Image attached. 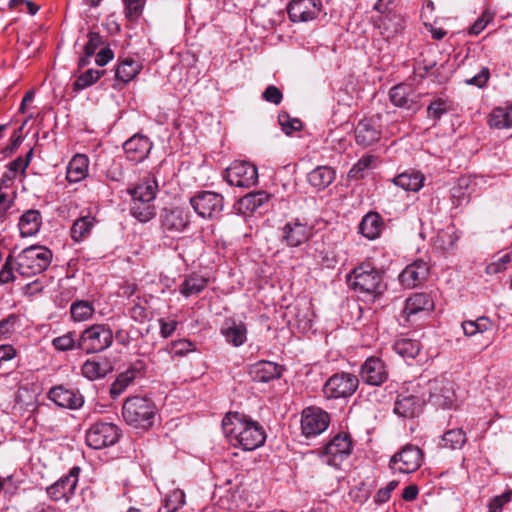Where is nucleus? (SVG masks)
<instances>
[{
    "label": "nucleus",
    "mask_w": 512,
    "mask_h": 512,
    "mask_svg": "<svg viewBox=\"0 0 512 512\" xmlns=\"http://www.w3.org/2000/svg\"><path fill=\"white\" fill-rule=\"evenodd\" d=\"M490 78V71L488 67L482 66L480 71L474 76L467 77L464 83L467 85H473L478 88H483Z\"/></svg>",
    "instance_id": "nucleus-54"
},
{
    "label": "nucleus",
    "mask_w": 512,
    "mask_h": 512,
    "mask_svg": "<svg viewBox=\"0 0 512 512\" xmlns=\"http://www.w3.org/2000/svg\"><path fill=\"white\" fill-rule=\"evenodd\" d=\"M393 349L401 357L413 359L420 352V344L417 340L403 338L394 343Z\"/></svg>",
    "instance_id": "nucleus-38"
},
{
    "label": "nucleus",
    "mask_w": 512,
    "mask_h": 512,
    "mask_svg": "<svg viewBox=\"0 0 512 512\" xmlns=\"http://www.w3.org/2000/svg\"><path fill=\"white\" fill-rule=\"evenodd\" d=\"M489 124L497 129L512 127V106L494 109L490 115Z\"/></svg>",
    "instance_id": "nucleus-39"
},
{
    "label": "nucleus",
    "mask_w": 512,
    "mask_h": 512,
    "mask_svg": "<svg viewBox=\"0 0 512 512\" xmlns=\"http://www.w3.org/2000/svg\"><path fill=\"white\" fill-rule=\"evenodd\" d=\"M112 369L109 362L102 360H87L81 367L82 375L89 380H96L105 377Z\"/></svg>",
    "instance_id": "nucleus-31"
},
{
    "label": "nucleus",
    "mask_w": 512,
    "mask_h": 512,
    "mask_svg": "<svg viewBox=\"0 0 512 512\" xmlns=\"http://www.w3.org/2000/svg\"><path fill=\"white\" fill-rule=\"evenodd\" d=\"M142 70V64L133 58L127 57L120 61L115 77L123 83H128L133 80Z\"/></svg>",
    "instance_id": "nucleus-33"
},
{
    "label": "nucleus",
    "mask_w": 512,
    "mask_h": 512,
    "mask_svg": "<svg viewBox=\"0 0 512 512\" xmlns=\"http://www.w3.org/2000/svg\"><path fill=\"white\" fill-rule=\"evenodd\" d=\"M52 344L59 351H69L77 348V341L74 339L72 332L54 338Z\"/></svg>",
    "instance_id": "nucleus-51"
},
{
    "label": "nucleus",
    "mask_w": 512,
    "mask_h": 512,
    "mask_svg": "<svg viewBox=\"0 0 512 512\" xmlns=\"http://www.w3.org/2000/svg\"><path fill=\"white\" fill-rule=\"evenodd\" d=\"M194 350L195 345L191 341L181 339L171 343L170 353H172L173 356L181 357L185 356L189 352H193Z\"/></svg>",
    "instance_id": "nucleus-53"
},
{
    "label": "nucleus",
    "mask_w": 512,
    "mask_h": 512,
    "mask_svg": "<svg viewBox=\"0 0 512 512\" xmlns=\"http://www.w3.org/2000/svg\"><path fill=\"white\" fill-rule=\"evenodd\" d=\"M493 15L489 12H484L480 18H478L469 29V34L478 35L480 34L487 24L492 21Z\"/></svg>",
    "instance_id": "nucleus-58"
},
{
    "label": "nucleus",
    "mask_w": 512,
    "mask_h": 512,
    "mask_svg": "<svg viewBox=\"0 0 512 512\" xmlns=\"http://www.w3.org/2000/svg\"><path fill=\"white\" fill-rule=\"evenodd\" d=\"M335 170L329 166H318L307 175V181L316 190L327 188L335 180Z\"/></svg>",
    "instance_id": "nucleus-27"
},
{
    "label": "nucleus",
    "mask_w": 512,
    "mask_h": 512,
    "mask_svg": "<svg viewBox=\"0 0 512 512\" xmlns=\"http://www.w3.org/2000/svg\"><path fill=\"white\" fill-rule=\"evenodd\" d=\"M185 504V493L181 489H174L165 499V508L168 512H176Z\"/></svg>",
    "instance_id": "nucleus-49"
},
{
    "label": "nucleus",
    "mask_w": 512,
    "mask_h": 512,
    "mask_svg": "<svg viewBox=\"0 0 512 512\" xmlns=\"http://www.w3.org/2000/svg\"><path fill=\"white\" fill-rule=\"evenodd\" d=\"M222 427L229 440L245 451L262 446L266 439L264 429L257 421L237 412L226 414Z\"/></svg>",
    "instance_id": "nucleus-1"
},
{
    "label": "nucleus",
    "mask_w": 512,
    "mask_h": 512,
    "mask_svg": "<svg viewBox=\"0 0 512 512\" xmlns=\"http://www.w3.org/2000/svg\"><path fill=\"white\" fill-rule=\"evenodd\" d=\"M467 441L466 433L461 428L448 430L442 436L441 445L452 450L461 449Z\"/></svg>",
    "instance_id": "nucleus-40"
},
{
    "label": "nucleus",
    "mask_w": 512,
    "mask_h": 512,
    "mask_svg": "<svg viewBox=\"0 0 512 512\" xmlns=\"http://www.w3.org/2000/svg\"><path fill=\"white\" fill-rule=\"evenodd\" d=\"M227 182L236 187L249 188L258 181L257 167L247 161H235L226 169Z\"/></svg>",
    "instance_id": "nucleus-12"
},
{
    "label": "nucleus",
    "mask_w": 512,
    "mask_h": 512,
    "mask_svg": "<svg viewBox=\"0 0 512 512\" xmlns=\"http://www.w3.org/2000/svg\"><path fill=\"white\" fill-rule=\"evenodd\" d=\"M113 343V332L105 324H94L86 328L77 340V349L87 354L98 353L109 348Z\"/></svg>",
    "instance_id": "nucleus-5"
},
{
    "label": "nucleus",
    "mask_w": 512,
    "mask_h": 512,
    "mask_svg": "<svg viewBox=\"0 0 512 512\" xmlns=\"http://www.w3.org/2000/svg\"><path fill=\"white\" fill-rule=\"evenodd\" d=\"M126 16L134 20L138 18L142 12L141 0H124Z\"/></svg>",
    "instance_id": "nucleus-57"
},
{
    "label": "nucleus",
    "mask_w": 512,
    "mask_h": 512,
    "mask_svg": "<svg viewBox=\"0 0 512 512\" xmlns=\"http://www.w3.org/2000/svg\"><path fill=\"white\" fill-rule=\"evenodd\" d=\"M18 322V316L15 314L9 315L7 318L0 321V336H7L14 331L15 325Z\"/></svg>",
    "instance_id": "nucleus-59"
},
{
    "label": "nucleus",
    "mask_w": 512,
    "mask_h": 512,
    "mask_svg": "<svg viewBox=\"0 0 512 512\" xmlns=\"http://www.w3.org/2000/svg\"><path fill=\"white\" fill-rule=\"evenodd\" d=\"M27 167L28 161H24L22 157H17L9 164V170L12 172L21 171L22 173H24Z\"/></svg>",
    "instance_id": "nucleus-63"
},
{
    "label": "nucleus",
    "mask_w": 512,
    "mask_h": 512,
    "mask_svg": "<svg viewBox=\"0 0 512 512\" xmlns=\"http://www.w3.org/2000/svg\"><path fill=\"white\" fill-rule=\"evenodd\" d=\"M393 183L406 191H419L424 183V176L420 172H403L393 178Z\"/></svg>",
    "instance_id": "nucleus-34"
},
{
    "label": "nucleus",
    "mask_w": 512,
    "mask_h": 512,
    "mask_svg": "<svg viewBox=\"0 0 512 512\" xmlns=\"http://www.w3.org/2000/svg\"><path fill=\"white\" fill-rule=\"evenodd\" d=\"M105 73L104 70L88 69L79 75L74 82V90H83L95 84Z\"/></svg>",
    "instance_id": "nucleus-44"
},
{
    "label": "nucleus",
    "mask_w": 512,
    "mask_h": 512,
    "mask_svg": "<svg viewBox=\"0 0 512 512\" xmlns=\"http://www.w3.org/2000/svg\"><path fill=\"white\" fill-rule=\"evenodd\" d=\"M221 333L235 347L243 345L247 340V329L243 323H233L232 326L222 328Z\"/></svg>",
    "instance_id": "nucleus-37"
},
{
    "label": "nucleus",
    "mask_w": 512,
    "mask_h": 512,
    "mask_svg": "<svg viewBox=\"0 0 512 512\" xmlns=\"http://www.w3.org/2000/svg\"><path fill=\"white\" fill-rule=\"evenodd\" d=\"M398 481L392 480L385 487L379 489L374 497L377 504L386 503L390 497L392 491L397 487Z\"/></svg>",
    "instance_id": "nucleus-56"
},
{
    "label": "nucleus",
    "mask_w": 512,
    "mask_h": 512,
    "mask_svg": "<svg viewBox=\"0 0 512 512\" xmlns=\"http://www.w3.org/2000/svg\"><path fill=\"white\" fill-rule=\"evenodd\" d=\"M94 225V218L90 216L81 217L71 227V237L74 241L83 240L91 231Z\"/></svg>",
    "instance_id": "nucleus-43"
},
{
    "label": "nucleus",
    "mask_w": 512,
    "mask_h": 512,
    "mask_svg": "<svg viewBox=\"0 0 512 512\" xmlns=\"http://www.w3.org/2000/svg\"><path fill=\"white\" fill-rule=\"evenodd\" d=\"M15 280V276L13 274V268L9 263V258L6 260L2 269L0 270V283L7 284Z\"/></svg>",
    "instance_id": "nucleus-62"
},
{
    "label": "nucleus",
    "mask_w": 512,
    "mask_h": 512,
    "mask_svg": "<svg viewBox=\"0 0 512 512\" xmlns=\"http://www.w3.org/2000/svg\"><path fill=\"white\" fill-rule=\"evenodd\" d=\"M331 417L325 410L310 406L301 413V432L306 438L316 437L327 430Z\"/></svg>",
    "instance_id": "nucleus-8"
},
{
    "label": "nucleus",
    "mask_w": 512,
    "mask_h": 512,
    "mask_svg": "<svg viewBox=\"0 0 512 512\" xmlns=\"http://www.w3.org/2000/svg\"><path fill=\"white\" fill-rule=\"evenodd\" d=\"M510 262H511V254L510 253L496 254L493 256L492 262L486 266L485 272L488 275L499 274V273L507 270Z\"/></svg>",
    "instance_id": "nucleus-46"
},
{
    "label": "nucleus",
    "mask_w": 512,
    "mask_h": 512,
    "mask_svg": "<svg viewBox=\"0 0 512 512\" xmlns=\"http://www.w3.org/2000/svg\"><path fill=\"white\" fill-rule=\"evenodd\" d=\"M389 98L393 105L416 112L420 109V95L416 93L409 85L398 84L389 91Z\"/></svg>",
    "instance_id": "nucleus-17"
},
{
    "label": "nucleus",
    "mask_w": 512,
    "mask_h": 512,
    "mask_svg": "<svg viewBox=\"0 0 512 512\" xmlns=\"http://www.w3.org/2000/svg\"><path fill=\"white\" fill-rule=\"evenodd\" d=\"M160 334L163 338L170 337L176 329L177 322L175 320L159 319Z\"/></svg>",
    "instance_id": "nucleus-61"
},
{
    "label": "nucleus",
    "mask_w": 512,
    "mask_h": 512,
    "mask_svg": "<svg viewBox=\"0 0 512 512\" xmlns=\"http://www.w3.org/2000/svg\"><path fill=\"white\" fill-rule=\"evenodd\" d=\"M359 386V378L351 373L341 372L332 375L323 386V393L329 399L352 396Z\"/></svg>",
    "instance_id": "nucleus-6"
},
{
    "label": "nucleus",
    "mask_w": 512,
    "mask_h": 512,
    "mask_svg": "<svg viewBox=\"0 0 512 512\" xmlns=\"http://www.w3.org/2000/svg\"><path fill=\"white\" fill-rule=\"evenodd\" d=\"M48 397L57 406L72 410L78 409L84 404V398L80 393L63 386L50 389Z\"/></svg>",
    "instance_id": "nucleus-22"
},
{
    "label": "nucleus",
    "mask_w": 512,
    "mask_h": 512,
    "mask_svg": "<svg viewBox=\"0 0 512 512\" xmlns=\"http://www.w3.org/2000/svg\"><path fill=\"white\" fill-rule=\"evenodd\" d=\"M42 224V217L38 210L26 211L19 220V230L22 237H30L35 235Z\"/></svg>",
    "instance_id": "nucleus-30"
},
{
    "label": "nucleus",
    "mask_w": 512,
    "mask_h": 512,
    "mask_svg": "<svg viewBox=\"0 0 512 512\" xmlns=\"http://www.w3.org/2000/svg\"><path fill=\"white\" fill-rule=\"evenodd\" d=\"M152 147L153 143L150 139L142 134L133 135L123 144L127 159L134 163H140L145 160Z\"/></svg>",
    "instance_id": "nucleus-18"
},
{
    "label": "nucleus",
    "mask_w": 512,
    "mask_h": 512,
    "mask_svg": "<svg viewBox=\"0 0 512 512\" xmlns=\"http://www.w3.org/2000/svg\"><path fill=\"white\" fill-rule=\"evenodd\" d=\"M113 57V51L108 46H104L96 54L95 62L98 66H105L113 59Z\"/></svg>",
    "instance_id": "nucleus-60"
},
{
    "label": "nucleus",
    "mask_w": 512,
    "mask_h": 512,
    "mask_svg": "<svg viewBox=\"0 0 512 512\" xmlns=\"http://www.w3.org/2000/svg\"><path fill=\"white\" fill-rule=\"evenodd\" d=\"M208 284V279L198 274H191L185 277L180 285V293L189 297L191 295L199 294L203 291Z\"/></svg>",
    "instance_id": "nucleus-35"
},
{
    "label": "nucleus",
    "mask_w": 512,
    "mask_h": 512,
    "mask_svg": "<svg viewBox=\"0 0 512 512\" xmlns=\"http://www.w3.org/2000/svg\"><path fill=\"white\" fill-rule=\"evenodd\" d=\"M262 98L269 103L279 105L282 102L283 94L275 85H269L262 93Z\"/></svg>",
    "instance_id": "nucleus-55"
},
{
    "label": "nucleus",
    "mask_w": 512,
    "mask_h": 512,
    "mask_svg": "<svg viewBox=\"0 0 512 512\" xmlns=\"http://www.w3.org/2000/svg\"><path fill=\"white\" fill-rule=\"evenodd\" d=\"M434 308V302L432 298L426 293H415L410 296L404 307V313L407 317H411L420 312H429Z\"/></svg>",
    "instance_id": "nucleus-26"
},
{
    "label": "nucleus",
    "mask_w": 512,
    "mask_h": 512,
    "mask_svg": "<svg viewBox=\"0 0 512 512\" xmlns=\"http://www.w3.org/2000/svg\"><path fill=\"white\" fill-rule=\"evenodd\" d=\"M194 211L202 218H217L224 208V198L213 191L197 192L190 199Z\"/></svg>",
    "instance_id": "nucleus-9"
},
{
    "label": "nucleus",
    "mask_w": 512,
    "mask_h": 512,
    "mask_svg": "<svg viewBox=\"0 0 512 512\" xmlns=\"http://www.w3.org/2000/svg\"><path fill=\"white\" fill-rule=\"evenodd\" d=\"M321 6L320 0H292L287 10L292 22H307L319 15Z\"/></svg>",
    "instance_id": "nucleus-16"
},
{
    "label": "nucleus",
    "mask_w": 512,
    "mask_h": 512,
    "mask_svg": "<svg viewBox=\"0 0 512 512\" xmlns=\"http://www.w3.org/2000/svg\"><path fill=\"white\" fill-rule=\"evenodd\" d=\"M428 274V264L423 260H416L401 272L399 279L404 286L413 288L422 283Z\"/></svg>",
    "instance_id": "nucleus-23"
},
{
    "label": "nucleus",
    "mask_w": 512,
    "mask_h": 512,
    "mask_svg": "<svg viewBox=\"0 0 512 512\" xmlns=\"http://www.w3.org/2000/svg\"><path fill=\"white\" fill-rule=\"evenodd\" d=\"M130 315L134 320L139 322H142L147 317L145 308L138 304L131 308Z\"/></svg>",
    "instance_id": "nucleus-64"
},
{
    "label": "nucleus",
    "mask_w": 512,
    "mask_h": 512,
    "mask_svg": "<svg viewBox=\"0 0 512 512\" xmlns=\"http://www.w3.org/2000/svg\"><path fill=\"white\" fill-rule=\"evenodd\" d=\"M450 105L441 98L433 100L427 107V117L437 122L443 115L448 113Z\"/></svg>",
    "instance_id": "nucleus-48"
},
{
    "label": "nucleus",
    "mask_w": 512,
    "mask_h": 512,
    "mask_svg": "<svg viewBox=\"0 0 512 512\" xmlns=\"http://www.w3.org/2000/svg\"><path fill=\"white\" fill-rule=\"evenodd\" d=\"M131 215L142 223L153 219L156 215L153 201L132 200Z\"/></svg>",
    "instance_id": "nucleus-36"
},
{
    "label": "nucleus",
    "mask_w": 512,
    "mask_h": 512,
    "mask_svg": "<svg viewBox=\"0 0 512 512\" xmlns=\"http://www.w3.org/2000/svg\"><path fill=\"white\" fill-rule=\"evenodd\" d=\"M52 252L43 246H30L17 256V272L31 277L44 272L50 265Z\"/></svg>",
    "instance_id": "nucleus-4"
},
{
    "label": "nucleus",
    "mask_w": 512,
    "mask_h": 512,
    "mask_svg": "<svg viewBox=\"0 0 512 512\" xmlns=\"http://www.w3.org/2000/svg\"><path fill=\"white\" fill-rule=\"evenodd\" d=\"M382 131L378 121L374 118H365L355 128L356 143L362 147H368L378 142Z\"/></svg>",
    "instance_id": "nucleus-19"
},
{
    "label": "nucleus",
    "mask_w": 512,
    "mask_h": 512,
    "mask_svg": "<svg viewBox=\"0 0 512 512\" xmlns=\"http://www.w3.org/2000/svg\"><path fill=\"white\" fill-rule=\"evenodd\" d=\"M375 157L373 155H365L361 157L349 170L348 178L353 180L363 179L367 172L374 168Z\"/></svg>",
    "instance_id": "nucleus-42"
},
{
    "label": "nucleus",
    "mask_w": 512,
    "mask_h": 512,
    "mask_svg": "<svg viewBox=\"0 0 512 512\" xmlns=\"http://www.w3.org/2000/svg\"><path fill=\"white\" fill-rule=\"evenodd\" d=\"M456 401L453 382L435 379L429 383V402L437 408L451 409Z\"/></svg>",
    "instance_id": "nucleus-13"
},
{
    "label": "nucleus",
    "mask_w": 512,
    "mask_h": 512,
    "mask_svg": "<svg viewBox=\"0 0 512 512\" xmlns=\"http://www.w3.org/2000/svg\"><path fill=\"white\" fill-rule=\"evenodd\" d=\"M188 223V215L181 208L164 209L161 213L162 228L168 232H181Z\"/></svg>",
    "instance_id": "nucleus-24"
},
{
    "label": "nucleus",
    "mask_w": 512,
    "mask_h": 512,
    "mask_svg": "<svg viewBox=\"0 0 512 512\" xmlns=\"http://www.w3.org/2000/svg\"><path fill=\"white\" fill-rule=\"evenodd\" d=\"M157 407L154 402L143 396L128 397L122 406L124 421L134 427L147 430L152 427Z\"/></svg>",
    "instance_id": "nucleus-3"
},
{
    "label": "nucleus",
    "mask_w": 512,
    "mask_h": 512,
    "mask_svg": "<svg viewBox=\"0 0 512 512\" xmlns=\"http://www.w3.org/2000/svg\"><path fill=\"white\" fill-rule=\"evenodd\" d=\"M270 195L266 191H257L248 193L240 200L242 208L249 212H254L262 205L268 202Z\"/></svg>",
    "instance_id": "nucleus-41"
},
{
    "label": "nucleus",
    "mask_w": 512,
    "mask_h": 512,
    "mask_svg": "<svg viewBox=\"0 0 512 512\" xmlns=\"http://www.w3.org/2000/svg\"><path fill=\"white\" fill-rule=\"evenodd\" d=\"M120 438V429L113 423L97 422L86 432V443L93 449L114 445Z\"/></svg>",
    "instance_id": "nucleus-10"
},
{
    "label": "nucleus",
    "mask_w": 512,
    "mask_h": 512,
    "mask_svg": "<svg viewBox=\"0 0 512 512\" xmlns=\"http://www.w3.org/2000/svg\"><path fill=\"white\" fill-rule=\"evenodd\" d=\"M89 159L84 154L75 155L67 166L66 178L70 183L83 180L88 174Z\"/></svg>",
    "instance_id": "nucleus-29"
},
{
    "label": "nucleus",
    "mask_w": 512,
    "mask_h": 512,
    "mask_svg": "<svg viewBox=\"0 0 512 512\" xmlns=\"http://www.w3.org/2000/svg\"><path fill=\"white\" fill-rule=\"evenodd\" d=\"M88 42L84 46V53L87 56H93L95 51L105 44V40L103 36H101L98 32L89 31L87 34Z\"/></svg>",
    "instance_id": "nucleus-50"
},
{
    "label": "nucleus",
    "mask_w": 512,
    "mask_h": 512,
    "mask_svg": "<svg viewBox=\"0 0 512 512\" xmlns=\"http://www.w3.org/2000/svg\"><path fill=\"white\" fill-rule=\"evenodd\" d=\"M352 450V441L348 434L339 433L327 443L320 452V457L326 464L339 468L341 463L349 457Z\"/></svg>",
    "instance_id": "nucleus-7"
},
{
    "label": "nucleus",
    "mask_w": 512,
    "mask_h": 512,
    "mask_svg": "<svg viewBox=\"0 0 512 512\" xmlns=\"http://www.w3.org/2000/svg\"><path fill=\"white\" fill-rule=\"evenodd\" d=\"M282 366L271 361H259L253 364L249 374L255 382H269L281 376Z\"/></svg>",
    "instance_id": "nucleus-25"
},
{
    "label": "nucleus",
    "mask_w": 512,
    "mask_h": 512,
    "mask_svg": "<svg viewBox=\"0 0 512 512\" xmlns=\"http://www.w3.org/2000/svg\"><path fill=\"white\" fill-rule=\"evenodd\" d=\"M360 377L367 385H382L388 378V371L385 363L379 357H368L361 365Z\"/></svg>",
    "instance_id": "nucleus-15"
},
{
    "label": "nucleus",
    "mask_w": 512,
    "mask_h": 512,
    "mask_svg": "<svg viewBox=\"0 0 512 512\" xmlns=\"http://www.w3.org/2000/svg\"><path fill=\"white\" fill-rule=\"evenodd\" d=\"M423 454L419 447L407 444L394 454L389 467L394 472L409 474L415 472L422 464Z\"/></svg>",
    "instance_id": "nucleus-11"
},
{
    "label": "nucleus",
    "mask_w": 512,
    "mask_h": 512,
    "mask_svg": "<svg viewBox=\"0 0 512 512\" xmlns=\"http://www.w3.org/2000/svg\"><path fill=\"white\" fill-rule=\"evenodd\" d=\"M283 240L289 247H298L309 240L312 228L298 219L288 222L282 228Z\"/></svg>",
    "instance_id": "nucleus-21"
},
{
    "label": "nucleus",
    "mask_w": 512,
    "mask_h": 512,
    "mask_svg": "<svg viewBox=\"0 0 512 512\" xmlns=\"http://www.w3.org/2000/svg\"><path fill=\"white\" fill-rule=\"evenodd\" d=\"M279 123L286 135L302 129V122L297 118H290L288 114L279 115Z\"/></svg>",
    "instance_id": "nucleus-52"
},
{
    "label": "nucleus",
    "mask_w": 512,
    "mask_h": 512,
    "mask_svg": "<svg viewBox=\"0 0 512 512\" xmlns=\"http://www.w3.org/2000/svg\"><path fill=\"white\" fill-rule=\"evenodd\" d=\"M423 402L418 394L402 391L396 398L394 412L401 417L412 418L421 410Z\"/></svg>",
    "instance_id": "nucleus-20"
},
{
    "label": "nucleus",
    "mask_w": 512,
    "mask_h": 512,
    "mask_svg": "<svg viewBox=\"0 0 512 512\" xmlns=\"http://www.w3.org/2000/svg\"><path fill=\"white\" fill-rule=\"evenodd\" d=\"M158 184L155 178H147L142 183L128 190L132 200L154 201Z\"/></svg>",
    "instance_id": "nucleus-32"
},
{
    "label": "nucleus",
    "mask_w": 512,
    "mask_h": 512,
    "mask_svg": "<svg viewBox=\"0 0 512 512\" xmlns=\"http://www.w3.org/2000/svg\"><path fill=\"white\" fill-rule=\"evenodd\" d=\"M79 472V467H73L67 475L47 487L46 492L49 498L53 501L63 500L65 503H68L75 494Z\"/></svg>",
    "instance_id": "nucleus-14"
},
{
    "label": "nucleus",
    "mask_w": 512,
    "mask_h": 512,
    "mask_svg": "<svg viewBox=\"0 0 512 512\" xmlns=\"http://www.w3.org/2000/svg\"><path fill=\"white\" fill-rule=\"evenodd\" d=\"M71 316L75 321H85L92 317L94 308L88 301H76L70 308Z\"/></svg>",
    "instance_id": "nucleus-47"
},
{
    "label": "nucleus",
    "mask_w": 512,
    "mask_h": 512,
    "mask_svg": "<svg viewBox=\"0 0 512 512\" xmlns=\"http://www.w3.org/2000/svg\"><path fill=\"white\" fill-rule=\"evenodd\" d=\"M383 219L377 212L367 213L359 224L360 233L369 240L376 239L383 228Z\"/></svg>",
    "instance_id": "nucleus-28"
},
{
    "label": "nucleus",
    "mask_w": 512,
    "mask_h": 512,
    "mask_svg": "<svg viewBox=\"0 0 512 512\" xmlns=\"http://www.w3.org/2000/svg\"><path fill=\"white\" fill-rule=\"evenodd\" d=\"M346 280L350 289L368 301H374L387 289L383 272L369 264L355 267L347 275Z\"/></svg>",
    "instance_id": "nucleus-2"
},
{
    "label": "nucleus",
    "mask_w": 512,
    "mask_h": 512,
    "mask_svg": "<svg viewBox=\"0 0 512 512\" xmlns=\"http://www.w3.org/2000/svg\"><path fill=\"white\" fill-rule=\"evenodd\" d=\"M134 380L133 370H126L120 373L111 385V397L116 398L121 395Z\"/></svg>",
    "instance_id": "nucleus-45"
}]
</instances>
